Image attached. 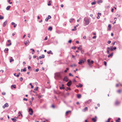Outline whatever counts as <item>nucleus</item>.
Masks as SVG:
<instances>
[{"label":"nucleus","mask_w":122,"mask_h":122,"mask_svg":"<svg viewBox=\"0 0 122 122\" xmlns=\"http://www.w3.org/2000/svg\"><path fill=\"white\" fill-rule=\"evenodd\" d=\"M84 21H85V25H88L89 23V19L87 18H85L84 19Z\"/></svg>","instance_id":"f257e3e1"},{"label":"nucleus","mask_w":122,"mask_h":122,"mask_svg":"<svg viewBox=\"0 0 122 122\" xmlns=\"http://www.w3.org/2000/svg\"><path fill=\"white\" fill-rule=\"evenodd\" d=\"M55 76L58 78H61L62 76L61 74V73L59 72L56 73L55 74Z\"/></svg>","instance_id":"f03ea898"},{"label":"nucleus","mask_w":122,"mask_h":122,"mask_svg":"<svg viewBox=\"0 0 122 122\" xmlns=\"http://www.w3.org/2000/svg\"><path fill=\"white\" fill-rule=\"evenodd\" d=\"M29 114L30 115H32L33 113V111L32 109L30 107H29Z\"/></svg>","instance_id":"7ed1b4c3"},{"label":"nucleus","mask_w":122,"mask_h":122,"mask_svg":"<svg viewBox=\"0 0 122 122\" xmlns=\"http://www.w3.org/2000/svg\"><path fill=\"white\" fill-rule=\"evenodd\" d=\"M87 61L88 64V65L90 66H91V65L93 64V61L92 60L90 62V59H88L87 60Z\"/></svg>","instance_id":"20e7f679"},{"label":"nucleus","mask_w":122,"mask_h":122,"mask_svg":"<svg viewBox=\"0 0 122 122\" xmlns=\"http://www.w3.org/2000/svg\"><path fill=\"white\" fill-rule=\"evenodd\" d=\"M63 80L66 82H67L68 81V79L66 76L64 77V78L63 79Z\"/></svg>","instance_id":"39448f33"},{"label":"nucleus","mask_w":122,"mask_h":122,"mask_svg":"<svg viewBox=\"0 0 122 122\" xmlns=\"http://www.w3.org/2000/svg\"><path fill=\"white\" fill-rule=\"evenodd\" d=\"M9 106L8 104L7 103H6L3 106V108H5V107H8Z\"/></svg>","instance_id":"423d86ee"},{"label":"nucleus","mask_w":122,"mask_h":122,"mask_svg":"<svg viewBox=\"0 0 122 122\" xmlns=\"http://www.w3.org/2000/svg\"><path fill=\"white\" fill-rule=\"evenodd\" d=\"M107 49H109V51H112L113 50L112 47H107Z\"/></svg>","instance_id":"0eeeda50"},{"label":"nucleus","mask_w":122,"mask_h":122,"mask_svg":"<svg viewBox=\"0 0 122 122\" xmlns=\"http://www.w3.org/2000/svg\"><path fill=\"white\" fill-rule=\"evenodd\" d=\"M51 18V16H48V17L45 19V21H48L49 19H50Z\"/></svg>","instance_id":"6e6552de"},{"label":"nucleus","mask_w":122,"mask_h":122,"mask_svg":"<svg viewBox=\"0 0 122 122\" xmlns=\"http://www.w3.org/2000/svg\"><path fill=\"white\" fill-rule=\"evenodd\" d=\"M84 62V61L82 60H80L79 62H78V64H81L82 63Z\"/></svg>","instance_id":"1a4fd4ad"},{"label":"nucleus","mask_w":122,"mask_h":122,"mask_svg":"<svg viewBox=\"0 0 122 122\" xmlns=\"http://www.w3.org/2000/svg\"><path fill=\"white\" fill-rule=\"evenodd\" d=\"M7 21L6 20L3 23V26L4 27L7 25Z\"/></svg>","instance_id":"9d476101"},{"label":"nucleus","mask_w":122,"mask_h":122,"mask_svg":"<svg viewBox=\"0 0 122 122\" xmlns=\"http://www.w3.org/2000/svg\"><path fill=\"white\" fill-rule=\"evenodd\" d=\"M120 104V102L117 100H116L115 102V104L116 105H118Z\"/></svg>","instance_id":"9b49d317"},{"label":"nucleus","mask_w":122,"mask_h":122,"mask_svg":"<svg viewBox=\"0 0 122 122\" xmlns=\"http://www.w3.org/2000/svg\"><path fill=\"white\" fill-rule=\"evenodd\" d=\"M113 53H112L110 54L108 56V58H109L110 57H112V56H113Z\"/></svg>","instance_id":"f8f14e48"},{"label":"nucleus","mask_w":122,"mask_h":122,"mask_svg":"<svg viewBox=\"0 0 122 122\" xmlns=\"http://www.w3.org/2000/svg\"><path fill=\"white\" fill-rule=\"evenodd\" d=\"M29 42V40H27L26 41L24 42V44L25 45L27 46V44Z\"/></svg>","instance_id":"ddd939ff"},{"label":"nucleus","mask_w":122,"mask_h":122,"mask_svg":"<svg viewBox=\"0 0 122 122\" xmlns=\"http://www.w3.org/2000/svg\"><path fill=\"white\" fill-rule=\"evenodd\" d=\"M71 81H70L69 82L67 83V85L68 86H69L71 85Z\"/></svg>","instance_id":"4468645a"},{"label":"nucleus","mask_w":122,"mask_h":122,"mask_svg":"<svg viewBox=\"0 0 122 122\" xmlns=\"http://www.w3.org/2000/svg\"><path fill=\"white\" fill-rule=\"evenodd\" d=\"M47 52L48 54H53L52 52V51L51 50L50 51H47Z\"/></svg>","instance_id":"2eb2a0df"},{"label":"nucleus","mask_w":122,"mask_h":122,"mask_svg":"<svg viewBox=\"0 0 122 122\" xmlns=\"http://www.w3.org/2000/svg\"><path fill=\"white\" fill-rule=\"evenodd\" d=\"M45 57V56L44 55H42L41 56H39V58L40 59H41V58H44Z\"/></svg>","instance_id":"dca6fc26"},{"label":"nucleus","mask_w":122,"mask_h":122,"mask_svg":"<svg viewBox=\"0 0 122 122\" xmlns=\"http://www.w3.org/2000/svg\"><path fill=\"white\" fill-rule=\"evenodd\" d=\"M11 120L13 121V122H16L17 121V120L16 119H15L14 118H11Z\"/></svg>","instance_id":"f3484780"},{"label":"nucleus","mask_w":122,"mask_h":122,"mask_svg":"<svg viewBox=\"0 0 122 122\" xmlns=\"http://www.w3.org/2000/svg\"><path fill=\"white\" fill-rule=\"evenodd\" d=\"M91 102V100H89L87 101L86 102V104H89Z\"/></svg>","instance_id":"a211bd4d"},{"label":"nucleus","mask_w":122,"mask_h":122,"mask_svg":"<svg viewBox=\"0 0 122 122\" xmlns=\"http://www.w3.org/2000/svg\"><path fill=\"white\" fill-rule=\"evenodd\" d=\"M8 48H6L5 49V50L4 51L5 53H6L7 52V51H8Z\"/></svg>","instance_id":"6ab92c4d"},{"label":"nucleus","mask_w":122,"mask_h":122,"mask_svg":"<svg viewBox=\"0 0 122 122\" xmlns=\"http://www.w3.org/2000/svg\"><path fill=\"white\" fill-rule=\"evenodd\" d=\"M11 6H8L6 8V10H9Z\"/></svg>","instance_id":"aec40b11"},{"label":"nucleus","mask_w":122,"mask_h":122,"mask_svg":"<svg viewBox=\"0 0 122 122\" xmlns=\"http://www.w3.org/2000/svg\"><path fill=\"white\" fill-rule=\"evenodd\" d=\"M121 120V119L120 118H118L116 120V122H120V120Z\"/></svg>","instance_id":"412c9836"},{"label":"nucleus","mask_w":122,"mask_h":122,"mask_svg":"<svg viewBox=\"0 0 122 122\" xmlns=\"http://www.w3.org/2000/svg\"><path fill=\"white\" fill-rule=\"evenodd\" d=\"M11 88H16V86L15 85H13L11 86Z\"/></svg>","instance_id":"4be33fe9"},{"label":"nucleus","mask_w":122,"mask_h":122,"mask_svg":"<svg viewBox=\"0 0 122 122\" xmlns=\"http://www.w3.org/2000/svg\"><path fill=\"white\" fill-rule=\"evenodd\" d=\"M77 97L78 98H81V95L80 94H77Z\"/></svg>","instance_id":"5701e85b"},{"label":"nucleus","mask_w":122,"mask_h":122,"mask_svg":"<svg viewBox=\"0 0 122 122\" xmlns=\"http://www.w3.org/2000/svg\"><path fill=\"white\" fill-rule=\"evenodd\" d=\"M12 57H11V59L10 60V62H11L12 61H14V60L12 58Z\"/></svg>","instance_id":"b1692460"},{"label":"nucleus","mask_w":122,"mask_h":122,"mask_svg":"<svg viewBox=\"0 0 122 122\" xmlns=\"http://www.w3.org/2000/svg\"><path fill=\"white\" fill-rule=\"evenodd\" d=\"M71 112V111H67L66 112V115H67L69 113Z\"/></svg>","instance_id":"393cba45"},{"label":"nucleus","mask_w":122,"mask_h":122,"mask_svg":"<svg viewBox=\"0 0 122 122\" xmlns=\"http://www.w3.org/2000/svg\"><path fill=\"white\" fill-rule=\"evenodd\" d=\"M108 27L109 28V30H110L111 29V25L110 24L108 25Z\"/></svg>","instance_id":"a878e982"},{"label":"nucleus","mask_w":122,"mask_h":122,"mask_svg":"<svg viewBox=\"0 0 122 122\" xmlns=\"http://www.w3.org/2000/svg\"><path fill=\"white\" fill-rule=\"evenodd\" d=\"M48 30H50V31H51L52 30V28L51 26L49 27L48 29Z\"/></svg>","instance_id":"bb28decb"},{"label":"nucleus","mask_w":122,"mask_h":122,"mask_svg":"<svg viewBox=\"0 0 122 122\" xmlns=\"http://www.w3.org/2000/svg\"><path fill=\"white\" fill-rule=\"evenodd\" d=\"M88 110V108L87 107H86L84 109V110L83 111L85 112L86 111H87Z\"/></svg>","instance_id":"cd10ccee"},{"label":"nucleus","mask_w":122,"mask_h":122,"mask_svg":"<svg viewBox=\"0 0 122 122\" xmlns=\"http://www.w3.org/2000/svg\"><path fill=\"white\" fill-rule=\"evenodd\" d=\"M74 29H73L72 30L73 31L74 30H76V26H75L74 27Z\"/></svg>","instance_id":"c85d7f7f"},{"label":"nucleus","mask_w":122,"mask_h":122,"mask_svg":"<svg viewBox=\"0 0 122 122\" xmlns=\"http://www.w3.org/2000/svg\"><path fill=\"white\" fill-rule=\"evenodd\" d=\"M30 50L32 51V54H34L35 52L34 50L33 49H31Z\"/></svg>","instance_id":"c756f323"},{"label":"nucleus","mask_w":122,"mask_h":122,"mask_svg":"<svg viewBox=\"0 0 122 122\" xmlns=\"http://www.w3.org/2000/svg\"><path fill=\"white\" fill-rule=\"evenodd\" d=\"M74 19L73 18L71 19H70V23H72V22L74 20Z\"/></svg>","instance_id":"7c9ffc66"},{"label":"nucleus","mask_w":122,"mask_h":122,"mask_svg":"<svg viewBox=\"0 0 122 122\" xmlns=\"http://www.w3.org/2000/svg\"><path fill=\"white\" fill-rule=\"evenodd\" d=\"M92 120L93 121H94V122H96V119L95 118H92Z\"/></svg>","instance_id":"2f4dec72"},{"label":"nucleus","mask_w":122,"mask_h":122,"mask_svg":"<svg viewBox=\"0 0 122 122\" xmlns=\"http://www.w3.org/2000/svg\"><path fill=\"white\" fill-rule=\"evenodd\" d=\"M102 0H100L98 1L97 3H102Z\"/></svg>","instance_id":"473e14b6"},{"label":"nucleus","mask_w":122,"mask_h":122,"mask_svg":"<svg viewBox=\"0 0 122 122\" xmlns=\"http://www.w3.org/2000/svg\"><path fill=\"white\" fill-rule=\"evenodd\" d=\"M29 85L30 86H31V88H33V86L32 85V84L31 83H30V84H29Z\"/></svg>","instance_id":"72a5a7b5"},{"label":"nucleus","mask_w":122,"mask_h":122,"mask_svg":"<svg viewBox=\"0 0 122 122\" xmlns=\"http://www.w3.org/2000/svg\"><path fill=\"white\" fill-rule=\"evenodd\" d=\"M107 49V54H109L110 53L109 51V49Z\"/></svg>","instance_id":"f704fd0d"},{"label":"nucleus","mask_w":122,"mask_h":122,"mask_svg":"<svg viewBox=\"0 0 122 122\" xmlns=\"http://www.w3.org/2000/svg\"><path fill=\"white\" fill-rule=\"evenodd\" d=\"M50 2H51V1L49 0V2H48V5L50 6L51 5V3H50Z\"/></svg>","instance_id":"c9c22d12"},{"label":"nucleus","mask_w":122,"mask_h":122,"mask_svg":"<svg viewBox=\"0 0 122 122\" xmlns=\"http://www.w3.org/2000/svg\"><path fill=\"white\" fill-rule=\"evenodd\" d=\"M4 19V17L2 16H0V19Z\"/></svg>","instance_id":"e433bc0d"},{"label":"nucleus","mask_w":122,"mask_h":122,"mask_svg":"<svg viewBox=\"0 0 122 122\" xmlns=\"http://www.w3.org/2000/svg\"><path fill=\"white\" fill-rule=\"evenodd\" d=\"M96 3V2H92L91 3V4L92 5H93L95 4Z\"/></svg>","instance_id":"4c0bfd02"},{"label":"nucleus","mask_w":122,"mask_h":122,"mask_svg":"<svg viewBox=\"0 0 122 122\" xmlns=\"http://www.w3.org/2000/svg\"><path fill=\"white\" fill-rule=\"evenodd\" d=\"M60 89H65V88L64 87H60Z\"/></svg>","instance_id":"58836bf2"},{"label":"nucleus","mask_w":122,"mask_h":122,"mask_svg":"<svg viewBox=\"0 0 122 122\" xmlns=\"http://www.w3.org/2000/svg\"><path fill=\"white\" fill-rule=\"evenodd\" d=\"M76 48V46L73 47H71V48L72 49H75Z\"/></svg>","instance_id":"ea45409f"},{"label":"nucleus","mask_w":122,"mask_h":122,"mask_svg":"<svg viewBox=\"0 0 122 122\" xmlns=\"http://www.w3.org/2000/svg\"><path fill=\"white\" fill-rule=\"evenodd\" d=\"M110 120H111L110 118H109L108 119L107 121H106V122H110Z\"/></svg>","instance_id":"a19ab883"},{"label":"nucleus","mask_w":122,"mask_h":122,"mask_svg":"<svg viewBox=\"0 0 122 122\" xmlns=\"http://www.w3.org/2000/svg\"><path fill=\"white\" fill-rule=\"evenodd\" d=\"M11 45V43H10L9 44H7V45L8 46H10Z\"/></svg>","instance_id":"79ce46f5"},{"label":"nucleus","mask_w":122,"mask_h":122,"mask_svg":"<svg viewBox=\"0 0 122 122\" xmlns=\"http://www.w3.org/2000/svg\"><path fill=\"white\" fill-rule=\"evenodd\" d=\"M36 91L35 90V89H34V91H33V92H34V93H36V95H37V93H36Z\"/></svg>","instance_id":"37998d69"},{"label":"nucleus","mask_w":122,"mask_h":122,"mask_svg":"<svg viewBox=\"0 0 122 122\" xmlns=\"http://www.w3.org/2000/svg\"><path fill=\"white\" fill-rule=\"evenodd\" d=\"M23 71H26V68H25L23 69Z\"/></svg>","instance_id":"c03bdc74"},{"label":"nucleus","mask_w":122,"mask_h":122,"mask_svg":"<svg viewBox=\"0 0 122 122\" xmlns=\"http://www.w3.org/2000/svg\"><path fill=\"white\" fill-rule=\"evenodd\" d=\"M81 52L82 54H83L84 52L83 50H81Z\"/></svg>","instance_id":"a18cd8bd"},{"label":"nucleus","mask_w":122,"mask_h":122,"mask_svg":"<svg viewBox=\"0 0 122 122\" xmlns=\"http://www.w3.org/2000/svg\"><path fill=\"white\" fill-rule=\"evenodd\" d=\"M38 87L37 86L36 87L35 89H34L36 90V91H37L38 90Z\"/></svg>","instance_id":"49530a36"},{"label":"nucleus","mask_w":122,"mask_h":122,"mask_svg":"<svg viewBox=\"0 0 122 122\" xmlns=\"http://www.w3.org/2000/svg\"><path fill=\"white\" fill-rule=\"evenodd\" d=\"M18 114H19V116H20L21 114H22L20 111H19L18 112Z\"/></svg>","instance_id":"de8ad7c7"},{"label":"nucleus","mask_w":122,"mask_h":122,"mask_svg":"<svg viewBox=\"0 0 122 122\" xmlns=\"http://www.w3.org/2000/svg\"><path fill=\"white\" fill-rule=\"evenodd\" d=\"M104 64L105 66H107V62L106 61H104Z\"/></svg>","instance_id":"09e8293b"},{"label":"nucleus","mask_w":122,"mask_h":122,"mask_svg":"<svg viewBox=\"0 0 122 122\" xmlns=\"http://www.w3.org/2000/svg\"><path fill=\"white\" fill-rule=\"evenodd\" d=\"M77 49L78 50H81V47H79L77 48Z\"/></svg>","instance_id":"8fccbe9b"},{"label":"nucleus","mask_w":122,"mask_h":122,"mask_svg":"<svg viewBox=\"0 0 122 122\" xmlns=\"http://www.w3.org/2000/svg\"><path fill=\"white\" fill-rule=\"evenodd\" d=\"M10 0H8V2L10 4H12V2H10Z\"/></svg>","instance_id":"3c124183"},{"label":"nucleus","mask_w":122,"mask_h":122,"mask_svg":"<svg viewBox=\"0 0 122 122\" xmlns=\"http://www.w3.org/2000/svg\"><path fill=\"white\" fill-rule=\"evenodd\" d=\"M117 92L118 93H120L121 92V90H117Z\"/></svg>","instance_id":"603ef678"},{"label":"nucleus","mask_w":122,"mask_h":122,"mask_svg":"<svg viewBox=\"0 0 122 122\" xmlns=\"http://www.w3.org/2000/svg\"><path fill=\"white\" fill-rule=\"evenodd\" d=\"M71 42H72V41L71 40H69V41H68V43H71Z\"/></svg>","instance_id":"864d4df0"},{"label":"nucleus","mask_w":122,"mask_h":122,"mask_svg":"<svg viewBox=\"0 0 122 122\" xmlns=\"http://www.w3.org/2000/svg\"><path fill=\"white\" fill-rule=\"evenodd\" d=\"M82 84H79V86H80V87H81L82 86Z\"/></svg>","instance_id":"5fc2aeb1"},{"label":"nucleus","mask_w":122,"mask_h":122,"mask_svg":"<svg viewBox=\"0 0 122 122\" xmlns=\"http://www.w3.org/2000/svg\"><path fill=\"white\" fill-rule=\"evenodd\" d=\"M20 80L21 81H22L23 80V78L22 77H20Z\"/></svg>","instance_id":"6e6d98bb"},{"label":"nucleus","mask_w":122,"mask_h":122,"mask_svg":"<svg viewBox=\"0 0 122 122\" xmlns=\"http://www.w3.org/2000/svg\"><path fill=\"white\" fill-rule=\"evenodd\" d=\"M69 75L70 76H73V75H72V74L71 73H69Z\"/></svg>","instance_id":"4d7b16f0"},{"label":"nucleus","mask_w":122,"mask_h":122,"mask_svg":"<svg viewBox=\"0 0 122 122\" xmlns=\"http://www.w3.org/2000/svg\"><path fill=\"white\" fill-rule=\"evenodd\" d=\"M97 15H101V13L98 12L97 13Z\"/></svg>","instance_id":"13d9d810"},{"label":"nucleus","mask_w":122,"mask_h":122,"mask_svg":"<svg viewBox=\"0 0 122 122\" xmlns=\"http://www.w3.org/2000/svg\"><path fill=\"white\" fill-rule=\"evenodd\" d=\"M47 38H48L47 36H46L45 37V39H44V40H47Z\"/></svg>","instance_id":"bf43d9fd"},{"label":"nucleus","mask_w":122,"mask_h":122,"mask_svg":"<svg viewBox=\"0 0 122 122\" xmlns=\"http://www.w3.org/2000/svg\"><path fill=\"white\" fill-rule=\"evenodd\" d=\"M2 94L3 95H5V93L4 92H3L2 93Z\"/></svg>","instance_id":"052dcab7"},{"label":"nucleus","mask_w":122,"mask_h":122,"mask_svg":"<svg viewBox=\"0 0 122 122\" xmlns=\"http://www.w3.org/2000/svg\"><path fill=\"white\" fill-rule=\"evenodd\" d=\"M51 106L53 108H54L55 107V106L54 105H52Z\"/></svg>","instance_id":"680f3d73"},{"label":"nucleus","mask_w":122,"mask_h":122,"mask_svg":"<svg viewBox=\"0 0 122 122\" xmlns=\"http://www.w3.org/2000/svg\"><path fill=\"white\" fill-rule=\"evenodd\" d=\"M23 100L24 101H27V99L25 98H24L23 99Z\"/></svg>","instance_id":"e2e57ef3"},{"label":"nucleus","mask_w":122,"mask_h":122,"mask_svg":"<svg viewBox=\"0 0 122 122\" xmlns=\"http://www.w3.org/2000/svg\"><path fill=\"white\" fill-rule=\"evenodd\" d=\"M96 38V36H93V37L92 38H93V39H95Z\"/></svg>","instance_id":"0e129e2a"},{"label":"nucleus","mask_w":122,"mask_h":122,"mask_svg":"<svg viewBox=\"0 0 122 122\" xmlns=\"http://www.w3.org/2000/svg\"><path fill=\"white\" fill-rule=\"evenodd\" d=\"M15 34V32H14V33H12V36H13Z\"/></svg>","instance_id":"69168bd1"},{"label":"nucleus","mask_w":122,"mask_h":122,"mask_svg":"<svg viewBox=\"0 0 122 122\" xmlns=\"http://www.w3.org/2000/svg\"><path fill=\"white\" fill-rule=\"evenodd\" d=\"M15 24V23L14 22H12L11 23V25H14Z\"/></svg>","instance_id":"338daca9"},{"label":"nucleus","mask_w":122,"mask_h":122,"mask_svg":"<svg viewBox=\"0 0 122 122\" xmlns=\"http://www.w3.org/2000/svg\"><path fill=\"white\" fill-rule=\"evenodd\" d=\"M31 67L30 66H28V69H31Z\"/></svg>","instance_id":"774afa93"}]
</instances>
